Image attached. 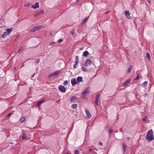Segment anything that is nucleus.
Returning a JSON list of instances; mask_svg holds the SVG:
<instances>
[{"instance_id":"obj_7","label":"nucleus","mask_w":154,"mask_h":154,"mask_svg":"<svg viewBox=\"0 0 154 154\" xmlns=\"http://www.w3.org/2000/svg\"><path fill=\"white\" fill-rule=\"evenodd\" d=\"M125 14L127 19H130L131 18V17L130 16V14L129 13V11H125Z\"/></svg>"},{"instance_id":"obj_36","label":"nucleus","mask_w":154,"mask_h":154,"mask_svg":"<svg viewBox=\"0 0 154 154\" xmlns=\"http://www.w3.org/2000/svg\"><path fill=\"white\" fill-rule=\"evenodd\" d=\"M75 154H79V152L78 150H75Z\"/></svg>"},{"instance_id":"obj_5","label":"nucleus","mask_w":154,"mask_h":154,"mask_svg":"<svg viewBox=\"0 0 154 154\" xmlns=\"http://www.w3.org/2000/svg\"><path fill=\"white\" fill-rule=\"evenodd\" d=\"M59 89L62 92L64 93L66 91V88L64 86L62 85H60L59 86Z\"/></svg>"},{"instance_id":"obj_17","label":"nucleus","mask_w":154,"mask_h":154,"mask_svg":"<svg viewBox=\"0 0 154 154\" xmlns=\"http://www.w3.org/2000/svg\"><path fill=\"white\" fill-rule=\"evenodd\" d=\"M122 147L123 148V150L124 152H125L126 149V145L125 143H123L122 145Z\"/></svg>"},{"instance_id":"obj_25","label":"nucleus","mask_w":154,"mask_h":154,"mask_svg":"<svg viewBox=\"0 0 154 154\" xmlns=\"http://www.w3.org/2000/svg\"><path fill=\"white\" fill-rule=\"evenodd\" d=\"M23 140H24L26 138V135L24 133L23 134V136L22 137Z\"/></svg>"},{"instance_id":"obj_43","label":"nucleus","mask_w":154,"mask_h":154,"mask_svg":"<svg viewBox=\"0 0 154 154\" xmlns=\"http://www.w3.org/2000/svg\"><path fill=\"white\" fill-rule=\"evenodd\" d=\"M55 42H52V43H51L50 45H53L54 44H55Z\"/></svg>"},{"instance_id":"obj_11","label":"nucleus","mask_w":154,"mask_h":154,"mask_svg":"<svg viewBox=\"0 0 154 154\" xmlns=\"http://www.w3.org/2000/svg\"><path fill=\"white\" fill-rule=\"evenodd\" d=\"M60 72L59 71H55L54 73L50 75V76H52L53 77L57 76L59 75Z\"/></svg>"},{"instance_id":"obj_41","label":"nucleus","mask_w":154,"mask_h":154,"mask_svg":"<svg viewBox=\"0 0 154 154\" xmlns=\"http://www.w3.org/2000/svg\"><path fill=\"white\" fill-rule=\"evenodd\" d=\"M146 1L149 3H150L151 2L150 0H146Z\"/></svg>"},{"instance_id":"obj_20","label":"nucleus","mask_w":154,"mask_h":154,"mask_svg":"<svg viewBox=\"0 0 154 154\" xmlns=\"http://www.w3.org/2000/svg\"><path fill=\"white\" fill-rule=\"evenodd\" d=\"M132 65H130L128 69V70H127L128 72V73H130L131 72V71L132 70Z\"/></svg>"},{"instance_id":"obj_39","label":"nucleus","mask_w":154,"mask_h":154,"mask_svg":"<svg viewBox=\"0 0 154 154\" xmlns=\"http://www.w3.org/2000/svg\"><path fill=\"white\" fill-rule=\"evenodd\" d=\"M99 144L100 145H103L102 143L101 142H99Z\"/></svg>"},{"instance_id":"obj_10","label":"nucleus","mask_w":154,"mask_h":154,"mask_svg":"<svg viewBox=\"0 0 154 154\" xmlns=\"http://www.w3.org/2000/svg\"><path fill=\"white\" fill-rule=\"evenodd\" d=\"M77 100V98L75 96L72 97L70 99L71 102L74 103Z\"/></svg>"},{"instance_id":"obj_9","label":"nucleus","mask_w":154,"mask_h":154,"mask_svg":"<svg viewBox=\"0 0 154 154\" xmlns=\"http://www.w3.org/2000/svg\"><path fill=\"white\" fill-rule=\"evenodd\" d=\"M100 94H98L96 95V97L94 103L95 104H96L97 106H98V100H99V98L100 97Z\"/></svg>"},{"instance_id":"obj_34","label":"nucleus","mask_w":154,"mask_h":154,"mask_svg":"<svg viewBox=\"0 0 154 154\" xmlns=\"http://www.w3.org/2000/svg\"><path fill=\"white\" fill-rule=\"evenodd\" d=\"M147 118V116H145L142 119V120L143 121H146V119Z\"/></svg>"},{"instance_id":"obj_26","label":"nucleus","mask_w":154,"mask_h":154,"mask_svg":"<svg viewBox=\"0 0 154 154\" xmlns=\"http://www.w3.org/2000/svg\"><path fill=\"white\" fill-rule=\"evenodd\" d=\"M25 119L24 117H22L20 119V121L21 122H23L25 121Z\"/></svg>"},{"instance_id":"obj_31","label":"nucleus","mask_w":154,"mask_h":154,"mask_svg":"<svg viewBox=\"0 0 154 154\" xmlns=\"http://www.w3.org/2000/svg\"><path fill=\"white\" fill-rule=\"evenodd\" d=\"M147 83V82L146 81H145L142 84V85L143 86H144L146 85Z\"/></svg>"},{"instance_id":"obj_15","label":"nucleus","mask_w":154,"mask_h":154,"mask_svg":"<svg viewBox=\"0 0 154 154\" xmlns=\"http://www.w3.org/2000/svg\"><path fill=\"white\" fill-rule=\"evenodd\" d=\"M9 35L8 33L7 32H5L3 35H1V38H5L7 35Z\"/></svg>"},{"instance_id":"obj_42","label":"nucleus","mask_w":154,"mask_h":154,"mask_svg":"<svg viewBox=\"0 0 154 154\" xmlns=\"http://www.w3.org/2000/svg\"><path fill=\"white\" fill-rule=\"evenodd\" d=\"M112 131V130H111V129H110V130H109V133H111Z\"/></svg>"},{"instance_id":"obj_32","label":"nucleus","mask_w":154,"mask_h":154,"mask_svg":"<svg viewBox=\"0 0 154 154\" xmlns=\"http://www.w3.org/2000/svg\"><path fill=\"white\" fill-rule=\"evenodd\" d=\"M22 49V47L21 46L19 48L18 51V52H20Z\"/></svg>"},{"instance_id":"obj_23","label":"nucleus","mask_w":154,"mask_h":154,"mask_svg":"<svg viewBox=\"0 0 154 154\" xmlns=\"http://www.w3.org/2000/svg\"><path fill=\"white\" fill-rule=\"evenodd\" d=\"M79 59V58L78 56H76L75 60V63H78Z\"/></svg>"},{"instance_id":"obj_8","label":"nucleus","mask_w":154,"mask_h":154,"mask_svg":"<svg viewBox=\"0 0 154 154\" xmlns=\"http://www.w3.org/2000/svg\"><path fill=\"white\" fill-rule=\"evenodd\" d=\"M39 4L38 2H36L35 3V5H32L31 6V8L34 9H36L39 8Z\"/></svg>"},{"instance_id":"obj_3","label":"nucleus","mask_w":154,"mask_h":154,"mask_svg":"<svg viewBox=\"0 0 154 154\" xmlns=\"http://www.w3.org/2000/svg\"><path fill=\"white\" fill-rule=\"evenodd\" d=\"M92 64V62L90 59H87L85 63H84V65L85 66H90Z\"/></svg>"},{"instance_id":"obj_12","label":"nucleus","mask_w":154,"mask_h":154,"mask_svg":"<svg viewBox=\"0 0 154 154\" xmlns=\"http://www.w3.org/2000/svg\"><path fill=\"white\" fill-rule=\"evenodd\" d=\"M71 83L72 86H75L77 83L76 82L75 79H72L71 81Z\"/></svg>"},{"instance_id":"obj_40","label":"nucleus","mask_w":154,"mask_h":154,"mask_svg":"<svg viewBox=\"0 0 154 154\" xmlns=\"http://www.w3.org/2000/svg\"><path fill=\"white\" fill-rule=\"evenodd\" d=\"M11 114L12 113H9V114H8L7 116L8 117L9 116H10L11 115Z\"/></svg>"},{"instance_id":"obj_46","label":"nucleus","mask_w":154,"mask_h":154,"mask_svg":"<svg viewBox=\"0 0 154 154\" xmlns=\"http://www.w3.org/2000/svg\"><path fill=\"white\" fill-rule=\"evenodd\" d=\"M37 15V13H36L35 14V17H36V16H37V15Z\"/></svg>"},{"instance_id":"obj_6","label":"nucleus","mask_w":154,"mask_h":154,"mask_svg":"<svg viewBox=\"0 0 154 154\" xmlns=\"http://www.w3.org/2000/svg\"><path fill=\"white\" fill-rule=\"evenodd\" d=\"M85 111L88 118L89 119L90 118L91 116V115L88 110L87 109H85Z\"/></svg>"},{"instance_id":"obj_19","label":"nucleus","mask_w":154,"mask_h":154,"mask_svg":"<svg viewBox=\"0 0 154 154\" xmlns=\"http://www.w3.org/2000/svg\"><path fill=\"white\" fill-rule=\"evenodd\" d=\"M44 13V11L43 10H41L38 12L37 13V15H40L43 14Z\"/></svg>"},{"instance_id":"obj_48","label":"nucleus","mask_w":154,"mask_h":154,"mask_svg":"<svg viewBox=\"0 0 154 154\" xmlns=\"http://www.w3.org/2000/svg\"><path fill=\"white\" fill-rule=\"evenodd\" d=\"M127 139L129 140H130L129 138L128 137H127Z\"/></svg>"},{"instance_id":"obj_33","label":"nucleus","mask_w":154,"mask_h":154,"mask_svg":"<svg viewBox=\"0 0 154 154\" xmlns=\"http://www.w3.org/2000/svg\"><path fill=\"white\" fill-rule=\"evenodd\" d=\"M78 64V63H75L73 65V68H76V66Z\"/></svg>"},{"instance_id":"obj_44","label":"nucleus","mask_w":154,"mask_h":154,"mask_svg":"<svg viewBox=\"0 0 154 154\" xmlns=\"http://www.w3.org/2000/svg\"><path fill=\"white\" fill-rule=\"evenodd\" d=\"M71 33L72 35H73L74 34V33L72 31Z\"/></svg>"},{"instance_id":"obj_13","label":"nucleus","mask_w":154,"mask_h":154,"mask_svg":"<svg viewBox=\"0 0 154 154\" xmlns=\"http://www.w3.org/2000/svg\"><path fill=\"white\" fill-rule=\"evenodd\" d=\"M44 100H41L40 101H39L36 104V106H38V107H39L40 105L43 102H44Z\"/></svg>"},{"instance_id":"obj_21","label":"nucleus","mask_w":154,"mask_h":154,"mask_svg":"<svg viewBox=\"0 0 154 154\" xmlns=\"http://www.w3.org/2000/svg\"><path fill=\"white\" fill-rule=\"evenodd\" d=\"M146 57H147V58L149 60H150L151 59V57L150 56V54H149V53L148 52H147L146 53Z\"/></svg>"},{"instance_id":"obj_27","label":"nucleus","mask_w":154,"mask_h":154,"mask_svg":"<svg viewBox=\"0 0 154 154\" xmlns=\"http://www.w3.org/2000/svg\"><path fill=\"white\" fill-rule=\"evenodd\" d=\"M81 69H82V71H84V72H86L87 70V69L84 67H82L81 68Z\"/></svg>"},{"instance_id":"obj_1","label":"nucleus","mask_w":154,"mask_h":154,"mask_svg":"<svg viewBox=\"0 0 154 154\" xmlns=\"http://www.w3.org/2000/svg\"><path fill=\"white\" fill-rule=\"evenodd\" d=\"M146 140L148 142H150L154 139L153 131L152 129L149 130L147 133L146 136Z\"/></svg>"},{"instance_id":"obj_30","label":"nucleus","mask_w":154,"mask_h":154,"mask_svg":"<svg viewBox=\"0 0 154 154\" xmlns=\"http://www.w3.org/2000/svg\"><path fill=\"white\" fill-rule=\"evenodd\" d=\"M68 84V81L67 80L65 81L64 82L63 85H66Z\"/></svg>"},{"instance_id":"obj_16","label":"nucleus","mask_w":154,"mask_h":154,"mask_svg":"<svg viewBox=\"0 0 154 154\" xmlns=\"http://www.w3.org/2000/svg\"><path fill=\"white\" fill-rule=\"evenodd\" d=\"M77 81L78 82H82L83 81L82 78V77L79 76L77 78Z\"/></svg>"},{"instance_id":"obj_49","label":"nucleus","mask_w":154,"mask_h":154,"mask_svg":"<svg viewBox=\"0 0 154 154\" xmlns=\"http://www.w3.org/2000/svg\"><path fill=\"white\" fill-rule=\"evenodd\" d=\"M140 154H144V153H141Z\"/></svg>"},{"instance_id":"obj_24","label":"nucleus","mask_w":154,"mask_h":154,"mask_svg":"<svg viewBox=\"0 0 154 154\" xmlns=\"http://www.w3.org/2000/svg\"><path fill=\"white\" fill-rule=\"evenodd\" d=\"M77 107V105L76 104H73L72 105L71 107L73 109H75Z\"/></svg>"},{"instance_id":"obj_22","label":"nucleus","mask_w":154,"mask_h":154,"mask_svg":"<svg viewBox=\"0 0 154 154\" xmlns=\"http://www.w3.org/2000/svg\"><path fill=\"white\" fill-rule=\"evenodd\" d=\"M88 54H89V52H88V51H85L83 53V55L84 57H85L87 56V55Z\"/></svg>"},{"instance_id":"obj_18","label":"nucleus","mask_w":154,"mask_h":154,"mask_svg":"<svg viewBox=\"0 0 154 154\" xmlns=\"http://www.w3.org/2000/svg\"><path fill=\"white\" fill-rule=\"evenodd\" d=\"M12 28L7 29H6L7 32L8 33V34L10 35V33L12 32Z\"/></svg>"},{"instance_id":"obj_45","label":"nucleus","mask_w":154,"mask_h":154,"mask_svg":"<svg viewBox=\"0 0 154 154\" xmlns=\"http://www.w3.org/2000/svg\"><path fill=\"white\" fill-rule=\"evenodd\" d=\"M34 75H35V74H33L32 75V76H31V77H34Z\"/></svg>"},{"instance_id":"obj_47","label":"nucleus","mask_w":154,"mask_h":154,"mask_svg":"<svg viewBox=\"0 0 154 154\" xmlns=\"http://www.w3.org/2000/svg\"><path fill=\"white\" fill-rule=\"evenodd\" d=\"M92 149H89V150L90 151H92Z\"/></svg>"},{"instance_id":"obj_38","label":"nucleus","mask_w":154,"mask_h":154,"mask_svg":"<svg viewBox=\"0 0 154 154\" xmlns=\"http://www.w3.org/2000/svg\"><path fill=\"white\" fill-rule=\"evenodd\" d=\"M40 62V59H37V61H36V62H37V63H38Z\"/></svg>"},{"instance_id":"obj_37","label":"nucleus","mask_w":154,"mask_h":154,"mask_svg":"<svg viewBox=\"0 0 154 154\" xmlns=\"http://www.w3.org/2000/svg\"><path fill=\"white\" fill-rule=\"evenodd\" d=\"M62 39H59L58 40V42L59 43H60L61 42H62Z\"/></svg>"},{"instance_id":"obj_14","label":"nucleus","mask_w":154,"mask_h":154,"mask_svg":"<svg viewBox=\"0 0 154 154\" xmlns=\"http://www.w3.org/2000/svg\"><path fill=\"white\" fill-rule=\"evenodd\" d=\"M131 81V79H129L126 81L123 84V86H125L128 85L130 82Z\"/></svg>"},{"instance_id":"obj_35","label":"nucleus","mask_w":154,"mask_h":154,"mask_svg":"<svg viewBox=\"0 0 154 154\" xmlns=\"http://www.w3.org/2000/svg\"><path fill=\"white\" fill-rule=\"evenodd\" d=\"M139 74H138L136 78L134 79V80H137L138 79H139Z\"/></svg>"},{"instance_id":"obj_29","label":"nucleus","mask_w":154,"mask_h":154,"mask_svg":"<svg viewBox=\"0 0 154 154\" xmlns=\"http://www.w3.org/2000/svg\"><path fill=\"white\" fill-rule=\"evenodd\" d=\"M30 5L31 4L30 3H28L27 4L25 5V6L26 7H29Z\"/></svg>"},{"instance_id":"obj_4","label":"nucleus","mask_w":154,"mask_h":154,"mask_svg":"<svg viewBox=\"0 0 154 154\" xmlns=\"http://www.w3.org/2000/svg\"><path fill=\"white\" fill-rule=\"evenodd\" d=\"M89 92V90L88 88H86L85 90L83 91L82 93V97L83 98H85V95L88 93Z\"/></svg>"},{"instance_id":"obj_2","label":"nucleus","mask_w":154,"mask_h":154,"mask_svg":"<svg viewBox=\"0 0 154 154\" xmlns=\"http://www.w3.org/2000/svg\"><path fill=\"white\" fill-rule=\"evenodd\" d=\"M43 27L42 26H38L34 27L33 28L30 29L31 32H34L35 31L39 30Z\"/></svg>"},{"instance_id":"obj_28","label":"nucleus","mask_w":154,"mask_h":154,"mask_svg":"<svg viewBox=\"0 0 154 154\" xmlns=\"http://www.w3.org/2000/svg\"><path fill=\"white\" fill-rule=\"evenodd\" d=\"M88 18H85L82 21V23L84 24L87 20Z\"/></svg>"}]
</instances>
